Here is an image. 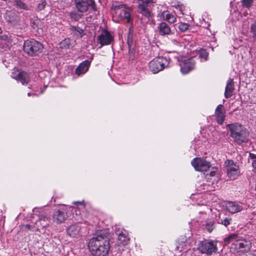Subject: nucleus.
<instances>
[{"label": "nucleus", "mask_w": 256, "mask_h": 256, "mask_svg": "<svg viewBox=\"0 0 256 256\" xmlns=\"http://www.w3.org/2000/svg\"><path fill=\"white\" fill-rule=\"evenodd\" d=\"M88 247L92 254L94 256H106L110 249L109 242L101 235L90 238Z\"/></svg>", "instance_id": "f257e3e1"}, {"label": "nucleus", "mask_w": 256, "mask_h": 256, "mask_svg": "<svg viewBox=\"0 0 256 256\" xmlns=\"http://www.w3.org/2000/svg\"><path fill=\"white\" fill-rule=\"evenodd\" d=\"M227 128L230 131V136L237 144H240L248 141L249 132L243 125L235 122L228 124Z\"/></svg>", "instance_id": "f03ea898"}, {"label": "nucleus", "mask_w": 256, "mask_h": 256, "mask_svg": "<svg viewBox=\"0 0 256 256\" xmlns=\"http://www.w3.org/2000/svg\"><path fill=\"white\" fill-rule=\"evenodd\" d=\"M170 63V58L166 56H158L149 62V68L154 73L157 74L166 68Z\"/></svg>", "instance_id": "7ed1b4c3"}, {"label": "nucleus", "mask_w": 256, "mask_h": 256, "mask_svg": "<svg viewBox=\"0 0 256 256\" xmlns=\"http://www.w3.org/2000/svg\"><path fill=\"white\" fill-rule=\"evenodd\" d=\"M42 48V44L34 39L25 40L23 46L24 52L31 56L36 55L41 52Z\"/></svg>", "instance_id": "20e7f679"}, {"label": "nucleus", "mask_w": 256, "mask_h": 256, "mask_svg": "<svg viewBox=\"0 0 256 256\" xmlns=\"http://www.w3.org/2000/svg\"><path fill=\"white\" fill-rule=\"evenodd\" d=\"M197 249L202 254H211L217 251L216 244L214 241L205 240L200 242Z\"/></svg>", "instance_id": "39448f33"}, {"label": "nucleus", "mask_w": 256, "mask_h": 256, "mask_svg": "<svg viewBox=\"0 0 256 256\" xmlns=\"http://www.w3.org/2000/svg\"><path fill=\"white\" fill-rule=\"evenodd\" d=\"M74 2L77 10L80 12H86L89 6L94 12L97 10L94 0H74Z\"/></svg>", "instance_id": "423d86ee"}, {"label": "nucleus", "mask_w": 256, "mask_h": 256, "mask_svg": "<svg viewBox=\"0 0 256 256\" xmlns=\"http://www.w3.org/2000/svg\"><path fill=\"white\" fill-rule=\"evenodd\" d=\"M178 62L182 74H188L195 67L196 62L193 58H181L180 60L178 59Z\"/></svg>", "instance_id": "0eeeda50"}, {"label": "nucleus", "mask_w": 256, "mask_h": 256, "mask_svg": "<svg viewBox=\"0 0 256 256\" xmlns=\"http://www.w3.org/2000/svg\"><path fill=\"white\" fill-rule=\"evenodd\" d=\"M97 42L100 44V48L104 46L110 44L114 40V36L106 30H102L97 37Z\"/></svg>", "instance_id": "6e6552de"}, {"label": "nucleus", "mask_w": 256, "mask_h": 256, "mask_svg": "<svg viewBox=\"0 0 256 256\" xmlns=\"http://www.w3.org/2000/svg\"><path fill=\"white\" fill-rule=\"evenodd\" d=\"M38 220L36 221L32 220V222L35 224V230H39L40 228H46L50 222V216L44 212H41L37 216Z\"/></svg>", "instance_id": "1a4fd4ad"}, {"label": "nucleus", "mask_w": 256, "mask_h": 256, "mask_svg": "<svg viewBox=\"0 0 256 256\" xmlns=\"http://www.w3.org/2000/svg\"><path fill=\"white\" fill-rule=\"evenodd\" d=\"M138 0L139 1V3L138 5V12L147 18L150 17L151 13L148 7L150 6L152 4L156 2V0Z\"/></svg>", "instance_id": "9d476101"}, {"label": "nucleus", "mask_w": 256, "mask_h": 256, "mask_svg": "<svg viewBox=\"0 0 256 256\" xmlns=\"http://www.w3.org/2000/svg\"><path fill=\"white\" fill-rule=\"evenodd\" d=\"M191 164L195 170L199 172L207 171L211 166L210 162L205 159L200 158H194L191 162Z\"/></svg>", "instance_id": "9b49d317"}, {"label": "nucleus", "mask_w": 256, "mask_h": 256, "mask_svg": "<svg viewBox=\"0 0 256 256\" xmlns=\"http://www.w3.org/2000/svg\"><path fill=\"white\" fill-rule=\"evenodd\" d=\"M124 4H120L114 7L116 14L121 20H125L127 22H130L131 20V16L130 10H126Z\"/></svg>", "instance_id": "f8f14e48"}, {"label": "nucleus", "mask_w": 256, "mask_h": 256, "mask_svg": "<svg viewBox=\"0 0 256 256\" xmlns=\"http://www.w3.org/2000/svg\"><path fill=\"white\" fill-rule=\"evenodd\" d=\"M225 164L226 166L228 176L232 179H235L238 176V166L232 160H227Z\"/></svg>", "instance_id": "ddd939ff"}, {"label": "nucleus", "mask_w": 256, "mask_h": 256, "mask_svg": "<svg viewBox=\"0 0 256 256\" xmlns=\"http://www.w3.org/2000/svg\"><path fill=\"white\" fill-rule=\"evenodd\" d=\"M11 76L12 78L21 82L22 85H26L30 82L29 74L24 71H17L12 72Z\"/></svg>", "instance_id": "4468645a"}, {"label": "nucleus", "mask_w": 256, "mask_h": 256, "mask_svg": "<svg viewBox=\"0 0 256 256\" xmlns=\"http://www.w3.org/2000/svg\"><path fill=\"white\" fill-rule=\"evenodd\" d=\"M225 206L226 210L232 214L238 212L242 210V206L236 202H226Z\"/></svg>", "instance_id": "2eb2a0df"}, {"label": "nucleus", "mask_w": 256, "mask_h": 256, "mask_svg": "<svg viewBox=\"0 0 256 256\" xmlns=\"http://www.w3.org/2000/svg\"><path fill=\"white\" fill-rule=\"evenodd\" d=\"M90 64V62L88 60H86L81 62L75 70V73L78 76H80L85 74L88 71Z\"/></svg>", "instance_id": "dca6fc26"}, {"label": "nucleus", "mask_w": 256, "mask_h": 256, "mask_svg": "<svg viewBox=\"0 0 256 256\" xmlns=\"http://www.w3.org/2000/svg\"><path fill=\"white\" fill-rule=\"evenodd\" d=\"M66 214L64 210H58L53 214V220L56 224L64 222L66 220Z\"/></svg>", "instance_id": "f3484780"}, {"label": "nucleus", "mask_w": 256, "mask_h": 256, "mask_svg": "<svg viewBox=\"0 0 256 256\" xmlns=\"http://www.w3.org/2000/svg\"><path fill=\"white\" fill-rule=\"evenodd\" d=\"M215 115L217 122L219 124H222L225 118V111L222 104H219L217 106L215 112Z\"/></svg>", "instance_id": "a211bd4d"}, {"label": "nucleus", "mask_w": 256, "mask_h": 256, "mask_svg": "<svg viewBox=\"0 0 256 256\" xmlns=\"http://www.w3.org/2000/svg\"><path fill=\"white\" fill-rule=\"evenodd\" d=\"M240 241V236L236 234H232L226 237L224 240V245H228L230 243H232L233 245H236L235 242Z\"/></svg>", "instance_id": "6ab92c4d"}, {"label": "nucleus", "mask_w": 256, "mask_h": 256, "mask_svg": "<svg viewBox=\"0 0 256 256\" xmlns=\"http://www.w3.org/2000/svg\"><path fill=\"white\" fill-rule=\"evenodd\" d=\"M234 90V84L233 80L230 78L227 82L226 87L224 96L226 98H230L232 96Z\"/></svg>", "instance_id": "aec40b11"}, {"label": "nucleus", "mask_w": 256, "mask_h": 256, "mask_svg": "<svg viewBox=\"0 0 256 256\" xmlns=\"http://www.w3.org/2000/svg\"><path fill=\"white\" fill-rule=\"evenodd\" d=\"M159 33L161 36L168 35L171 33V30L168 25L164 22L159 24L158 27Z\"/></svg>", "instance_id": "412c9836"}, {"label": "nucleus", "mask_w": 256, "mask_h": 256, "mask_svg": "<svg viewBox=\"0 0 256 256\" xmlns=\"http://www.w3.org/2000/svg\"><path fill=\"white\" fill-rule=\"evenodd\" d=\"M80 227L78 224L71 225L67 228V233L71 237H76L79 234Z\"/></svg>", "instance_id": "4be33fe9"}, {"label": "nucleus", "mask_w": 256, "mask_h": 256, "mask_svg": "<svg viewBox=\"0 0 256 256\" xmlns=\"http://www.w3.org/2000/svg\"><path fill=\"white\" fill-rule=\"evenodd\" d=\"M161 16L163 20H166L170 24H173L176 22V16L168 11H164Z\"/></svg>", "instance_id": "5701e85b"}, {"label": "nucleus", "mask_w": 256, "mask_h": 256, "mask_svg": "<svg viewBox=\"0 0 256 256\" xmlns=\"http://www.w3.org/2000/svg\"><path fill=\"white\" fill-rule=\"evenodd\" d=\"M236 249L240 250V249H244V250L247 251L250 250L251 248V244L248 241L246 240H240V241L238 242H236Z\"/></svg>", "instance_id": "b1692460"}, {"label": "nucleus", "mask_w": 256, "mask_h": 256, "mask_svg": "<svg viewBox=\"0 0 256 256\" xmlns=\"http://www.w3.org/2000/svg\"><path fill=\"white\" fill-rule=\"evenodd\" d=\"M168 3L171 5V6L178 8L182 14H184L183 11L184 10V6L181 4L180 2L176 0H170Z\"/></svg>", "instance_id": "393cba45"}, {"label": "nucleus", "mask_w": 256, "mask_h": 256, "mask_svg": "<svg viewBox=\"0 0 256 256\" xmlns=\"http://www.w3.org/2000/svg\"><path fill=\"white\" fill-rule=\"evenodd\" d=\"M70 30L78 38H81L83 36L84 30L78 26H72Z\"/></svg>", "instance_id": "a878e982"}, {"label": "nucleus", "mask_w": 256, "mask_h": 256, "mask_svg": "<svg viewBox=\"0 0 256 256\" xmlns=\"http://www.w3.org/2000/svg\"><path fill=\"white\" fill-rule=\"evenodd\" d=\"M199 58H200L201 62H205L208 60V53L204 49H200L198 52Z\"/></svg>", "instance_id": "bb28decb"}, {"label": "nucleus", "mask_w": 256, "mask_h": 256, "mask_svg": "<svg viewBox=\"0 0 256 256\" xmlns=\"http://www.w3.org/2000/svg\"><path fill=\"white\" fill-rule=\"evenodd\" d=\"M168 36V39L171 41L172 44L174 45H178L179 44V38L174 33H170Z\"/></svg>", "instance_id": "cd10ccee"}, {"label": "nucleus", "mask_w": 256, "mask_h": 256, "mask_svg": "<svg viewBox=\"0 0 256 256\" xmlns=\"http://www.w3.org/2000/svg\"><path fill=\"white\" fill-rule=\"evenodd\" d=\"M14 4L16 7L20 9L24 10H28V6L26 4H24L20 0H15Z\"/></svg>", "instance_id": "c85d7f7f"}, {"label": "nucleus", "mask_w": 256, "mask_h": 256, "mask_svg": "<svg viewBox=\"0 0 256 256\" xmlns=\"http://www.w3.org/2000/svg\"><path fill=\"white\" fill-rule=\"evenodd\" d=\"M128 238L126 236L123 234H120L118 237V240L120 243L124 244L128 241Z\"/></svg>", "instance_id": "c756f323"}, {"label": "nucleus", "mask_w": 256, "mask_h": 256, "mask_svg": "<svg viewBox=\"0 0 256 256\" xmlns=\"http://www.w3.org/2000/svg\"><path fill=\"white\" fill-rule=\"evenodd\" d=\"M70 43V40L69 38H65L62 42H60V48H67L69 47Z\"/></svg>", "instance_id": "7c9ffc66"}, {"label": "nucleus", "mask_w": 256, "mask_h": 256, "mask_svg": "<svg viewBox=\"0 0 256 256\" xmlns=\"http://www.w3.org/2000/svg\"><path fill=\"white\" fill-rule=\"evenodd\" d=\"M69 15L70 18L75 21L78 20L81 18L80 15L75 12H70Z\"/></svg>", "instance_id": "2f4dec72"}, {"label": "nucleus", "mask_w": 256, "mask_h": 256, "mask_svg": "<svg viewBox=\"0 0 256 256\" xmlns=\"http://www.w3.org/2000/svg\"><path fill=\"white\" fill-rule=\"evenodd\" d=\"M232 221V218H226L224 219H221L219 220L218 223L224 225L225 226H228Z\"/></svg>", "instance_id": "473e14b6"}, {"label": "nucleus", "mask_w": 256, "mask_h": 256, "mask_svg": "<svg viewBox=\"0 0 256 256\" xmlns=\"http://www.w3.org/2000/svg\"><path fill=\"white\" fill-rule=\"evenodd\" d=\"M254 0H242V4L244 6L249 8L252 6Z\"/></svg>", "instance_id": "72a5a7b5"}, {"label": "nucleus", "mask_w": 256, "mask_h": 256, "mask_svg": "<svg viewBox=\"0 0 256 256\" xmlns=\"http://www.w3.org/2000/svg\"><path fill=\"white\" fill-rule=\"evenodd\" d=\"M189 25L186 23H180L178 26V28L182 32L186 31Z\"/></svg>", "instance_id": "f704fd0d"}, {"label": "nucleus", "mask_w": 256, "mask_h": 256, "mask_svg": "<svg viewBox=\"0 0 256 256\" xmlns=\"http://www.w3.org/2000/svg\"><path fill=\"white\" fill-rule=\"evenodd\" d=\"M127 44L128 46L129 49H131L132 48V46H134V40L132 38V36H130V34H129L128 36Z\"/></svg>", "instance_id": "c9c22d12"}, {"label": "nucleus", "mask_w": 256, "mask_h": 256, "mask_svg": "<svg viewBox=\"0 0 256 256\" xmlns=\"http://www.w3.org/2000/svg\"><path fill=\"white\" fill-rule=\"evenodd\" d=\"M251 32L253 34L254 36L256 38V22L251 25Z\"/></svg>", "instance_id": "e433bc0d"}, {"label": "nucleus", "mask_w": 256, "mask_h": 256, "mask_svg": "<svg viewBox=\"0 0 256 256\" xmlns=\"http://www.w3.org/2000/svg\"><path fill=\"white\" fill-rule=\"evenodd\" d=\"M46 5V2L45 0H43L40 3L38 6V8L39 10H43Z\"/></svg>", "instance_id": "4c0bfd02"}, {"label": "nucleus", "mask_w": 256, "mask_h": 256, "mask_svg": "<svg viewBox=\"0 0 256 256\" xmlns=\"http://www.w3.org/2000/svg\"><path fill=\"white\" fill-rule=\"evenodd\" d=\"M249 157L252 160V162H254L256 160V154L250 153Z\"/></svg>", "instance_id": "58836bf2"}, {"label": "nucleus", "mask_w": 256, "mask_h": 256, "mask_svg": "<svg viewBox=\"0 0 256 256\" xmlns=\"http://www.w3.org/2000/svg\"><path fill=\"white\" fill-rule=\"evenodd\" d=\"M206 228L209 232H211L213 230L212 226L208 224H206Z\"/></svg>", "instance_id": "ea45409f"}, {"label": "nucleus", "mask_w": 256, "mask_h": 256, "mask_svg": "<svg viewBox=\"0 0 256 256\" xmlns=\"http://www.w3.org/2000/svg\"><path fill=\"white\" fill-rule=\"evenodd\" d=\"M73 204H80L83 208L84 206V201H82V202H73Z\"/></svg>", "instance_id": "a19ab883"}, {"label": "nucleus", "mask_w": 256, "mask_h": 256, "mask_svg": "<svg viewBox=\"0 0 256 256\" xmlns=\"http://www.w3.org/2000/svg\"><path fill=\"white\" fill-rule=\"evenodd\" d=\"M252 165L254 168V170L256 173V160H255L254 162H252Z\"/></svg>", "instance_id": "79ce46f5"}, {"label": "nucleus", "mask_w": 256, "mask_h": 256, "mask_svg": "<svg viewBox=\"0 0 256 256\" xmlns=\"http://www.w3.org/2000/svg\"><path fill=\"white\" fill-rule=\"evenodd\" d=\"M216 172L214 170L212 171L210 174L211 176H214L216 175Z\"/></svg>", "instance_id": "37998d69"}, {"label": "nucleus", "mask_w": 256, "mask_h": 256, "mask_svg": "<svg viewBox=\"0 0 256 256\" xmlns=\"http://www.w3.org/2000/svg\"><path fill=\"white\" fill-rule=\"evenodd\" d=\"M6 18L7 20H8V22H13V21L14 20V18H8V14L6 15Z\"/></svg>", "instance_id": "c03bdc74"}, {"label": "nucleus", "mask_w": 256, "mask_h": 256, "mask_svg": "<svg viewBox=\"0 0 256 256\" xmlns=\"http://www.w3.org/2000/svg\"><path fill=\"white\" fill-rule=\"evenodd\" d=\"M46 86H44V88L43 89H42L41 90H40V94H42L44 92V90H45V89L46 88Z\"/></svg>", "instance_id": "a18cd8bd"}, {"label": "nucleus", "mask_w": 256, "mask_h": 256, "mask_svg": "<svg viewBox=\"0 0 256 256\" xmlns=\"http://www.w3.org/2000/svg\"><path fill=\"white\" fill-rule=\"evenodd\" d=\"M32 95V96H36V94H31V93H30V92H28V96H31Z\"/></svg>", "instance_id": "49530a36"}, {"label": "nucleus", "mask_w": 256, "mask_h": 256, "mask_svg": "<svg viewBox=\"0 0 256 256\" xmlns=\"http://www.w3.org/2000/svg\"><path fill=\"white\" fill-rule=\"evenodd\" d=\"M26 226L28 229H30V224H26Z\"/></svg>", "instance_id": "de8ad7c7"}, {"label": "nucleus", "mask_w": 256, "mask_h": 256, "mask_svg": "<svg viewBox=\"0 0 256 256\" xmlns=\"http://www.w3.org/2000/svg\"><path fill=\"white\" fill-rule=\"evenodd\" d=\"M246 256H254V254H249L248 255H246Z\"/></svg>", "instance_id": "09e8293b"}, {"label": "nucleus", "mask_w": 256, "mask_h": 256, "mask_svg": "<svg viewBox=\"0 0 256 256\" xmlns=\"http://www.w3.org/2000/svg\"><path fill=\"white\" fill-rule=\"evenodd\" d=\"M247 14H248V13H247V12H244V16H246Z\"/></svg>", "instance_id": "8fccbe9b"}, {"label": "nucleus", "mask_w": 256, "mask_h": 256, "mask_svg": "<svg viewBox=\"0 0 256 256\" xmlns=\"http://www.w3.org/2000/svg\"><path fill=\"white\" fill-rule=\"evenodd\" d=\"M35 214H34V216H32V218H34Z\"/></svg>", "instance_id": "3c124183"}, {"label": "nucleus", "mask_w": 256, "mask_h": 256, "mask_svg": "<svg viewBox=\"0 0 256 256\" xmlns=\"http://www.w3.org/2000/svg\"><path fill=\"white\" fill-rule=\"evenodd\" d=\"M176 248H177L178 250V248H179V246H177V247H176Z\"/></svg>", "instance_id": "603ef678"}, {"label": "nucleus", "mask_w": 256, "mask_h": 256, "mask_svg": "<svg viewBox=\"0 0 256 256\" xmlns=\"http://www.w3.org/2000/svg\"><path fill=\"white\" fill-rule=\"evenodd\" d=\"M34 212H37L36 209H35Z\"/></svg>", "instance_id": "864d4df0"}]
</instances>
